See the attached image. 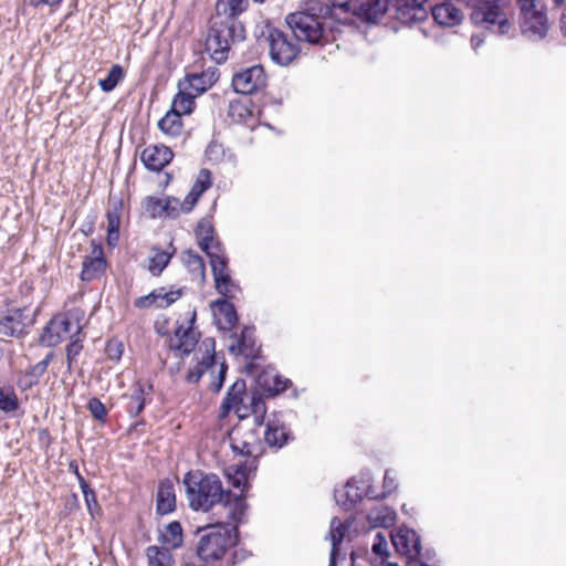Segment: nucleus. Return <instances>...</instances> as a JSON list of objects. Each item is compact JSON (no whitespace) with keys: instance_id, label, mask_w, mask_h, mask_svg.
I'll list each match as a JSON object with an SVG mask.
<instances>
[{"instance_id":"1","label":"nucleus","mask_w":566,"mask_h":566,"mask_svg":"<svg viewBox=\"0 0 566 566\" xmlns=\"http://www.w3.org/2000/svg\"><path fill=\"white\" fill-rule=\"evenodd\" d=\"M182 484L192 511L207 513L220 504L226 518L237 523L244 521L248 511L247 502L242 495L224 490L217 474L191 470L184 475Z\"/></svg>"},{"instance_id":"2","label":"nucleus","mask_w":566,"mask_h":566,"mask_svg":"<svg viewBox=\"0 0 566 566\" xmlns=\"http://www.w3.org/2000/svg\"><path fill=\"white\" fill-rule=\"evenodd\" d=\"M245 36V28L239 19L212 14L206 38V51L217 64H222L229 59L231 48L244 41Z\"/></svg>"},{"instance_id":"3","label":"nucleus","mask_w":566,"mask_h":566,"mask_svg":"<svg viewBox=\"0 0 566 566\" xmlns=\"http://www.w3.org/2000/svg\"><path fill=\"white\" fill-rule=\"evenodd\" d=\"M239 524L227 518L206 527V533L201 535L197 546L200 559L206 563L220 560L237 544Z\"/></svg>"},{"instance_id":"4","label":"nucleus","mask_w":566,"mask_h":566,"mask_svg":"<svg viewBox=\"0 0 566 566\" xmlns=\"http://www.w3.org/2000/svg\"><path fill=\"white\" fill-rule=\"evenodd\" d=\"M82 332V324L77 311L54 316L41 334V343L45 346H56L67 336L74 338Z\"/></svg>"},{"instance_id":"5","label":"nucleus","mask_w":566,"mask_h":566,"mask_svg":"<svg viewBox=\"0 0 566 566\" xmlns=\"http://www.w3.org/2000/svg\"><path fill=\"white\" fill-rule=\"evenodd\" d=\"M285 22L297 42L321 43L324 30L319 17L298 11L287 14Z\"/></svg>"},{"instance_id":"6","label":"nucleus","mask_w":566,"mask_h":566,"mask_svg":"<svg viewBox=\"0 0 566 566\" xmlns=\"http://www.w3.org/2000/svg\"><path fill=\"white\" fill-rule=\"evenodd\" d=\"M365 496L378 497L371 490V478L368 473L350 479L334 492L336 503L345 510H352Z\"/></svg>"},{"instance_id":"7","label":"nucleus","mask_w":566,"mask_h":566,"mask_svg":"<svg viewBox=\"0 0 566 566\" xmlns=\"http://www.w3.org/2000/svg\"><path fill=\"white\" fill-rule=\"evenodd\" d=\"M271 60L282 66L291 64L300 54L301 48L289 35L279 30L271 29L268 34Z\"/></svg>"},{"instance_id":"8","label":"nucleus","mask_w":566,"mask_h":566,"mask_svg":"<svg viewBox=\"0 0 566 566\" xmlns=\"http://www.w3.org/2000/svg\"><path fill=\"white\" fill-rule=\"evenodd\" d=\"M209 263L217 292L228 298L235 297L240 287L230 275L227 254L213 255L212 259H209Z\"/></svg>"},{"instance_id":"9","label":"nucleus","mask_w":566,"mask_h":566,"mask_svg":"<svg viewBox=\"0 0 566 566\" xmlns=\"http://www.w3.org/2000/svg\"><path fill=\"white\" fill-rule=\"evenodd\" d=\"M247 395L245 380L237 379L228 389L227 395L220 406V417H227L230 411H234L240 419L250 415V408L244 403Z\"/></svg>"},{"instance_id":"10","label":"nucleus","mask_w":566,"mask_h":566,"mask_svg":"<svg viewBox=\"0 0 566 566\" xmlns=\"http://www.w3.org/2000/svg\"><path fill=\"white\" fill-rule=\"evenodd\" d=\"M391 542L397 553L408 560L418 559L421 553V539L418 533L408 527L400 526L390 534Z\"/></svg>"},{"instance_id":"11","label":"nucleus","mask_w":566,"mask_h":566,"mask_svg":"<svg viewBox=\"0 0 566 566\" xmlns=\"http://www.w3.org/2000/svg\"><path fill=\"white\" fill-rule=\"evenodd\" d=\"M33 324L28 308H11L0 318V336L20 337Z\"/></svg>"},{"instance_id":"12","label":"nucleus","mask_w":566,"mask_h":566,"mask_svg":"<svg viewBox=\"0 0 566 566\" xmlns=\"http://www.w3.org/2000/svg\"><path fill=\"white\" fill-rule=\"evenodd\" d=\"M265 73L261 65H253L237 72L232 77L233 90L243 95H250L265 85Z\"/></svg>"},{"instance_id":"13","label":"nucleus","mask_w":566,"mask_h":566,"mask_svg":"<svg viewBox=\"0 0 566 566\" xmlns=\"http://www.w3.org/2000/svg\"><path fill=\"white\" fill-rule=\"evenodd\" d=\"M196 240L199 248L212 259L213 255L226 253L220 240L214 235V228L210 220L201 219L195 230Z\"/></svg>"},{"instance_id":"14","label":"nucleus","mask_w":566,"mask_h":566,"mask_svg":"<svg viewBox=\"0 0 566 566\" xmlns=\"http://www.w3.org/2000/svg\"><path fill=\"white\" fill-rule=\"evenodd\" d=\"M256 458L245 460L242 463L232 464L226 468L224 473L228 478V482L235 489H241V493L245 500V491L249 486V479L256 470Z\"/></svg>"},{"instance_id":"15","label":"nucleus","mask_w":566,"mask_h":566,"mask_svg":"<svg viewBox=\"0 0 566 566\" xmlns=\"http://www.w3.org/2000/svg\"><path fill=\"white\" fill-rule=\"evenodd\" d=\"M171 149L164 145H151L146 147L140 156L145 167L153 171H159L172 160Z\"/></svg>"},{"instance_id":"16","label":"nucleus","mask_w":566,"mask_h":566,"mask_svg":"<svg viewBox=\"0 0 566 566\" xmlns=\"http://www.w3.org/2000/svg\"><path fill=\"white\" fill-rule=\"evenodd\" d=\"M390 0H360L355 17L363 22L376 23L387 13Z\"/></svg>"},{"instance_id":"17","label":"nucleus","mask_w":566,"mask_h":566,"mask_svg":"<svg viewBox=\"0 0 566 566\" xmlns=\"http://www.w3.org/2000/svg\"><path fill=\"white\" fill-rule=\"evenodd\" d=\"M217 326L230 331L238 321L235 307L226 298H218L211 303Z\"/></svg>"},{"instance_id":"18","label":"nucleus","mask_w":566,"mask_h":566,"mask_svg":"<svg viewBox=\"0 0 566 566\" xmlns=\"http://www.w3.org/2000/svg\"><path fill=\"white\" fill-rule=\"evenodd\" d=\"M218 80L217 71H206L200 74H189L178 83V88L190 90L199 96L209 90Z\"/></svg>"},{"instance_id":"19","label":"nucleus","mask_w":566,"mask_h":566,"mask_svg":"<svg viewBox=\"0 0 566 566\" xmlns=\"http://www.w3.org/2000/svg\"><path fill=\"white\" fill-rule=\"evenodd\" d=\"M292 438L290 429L281 420L276 418L268 419L264 441L269 447L281 449Z\"/></svg>"},{"instance_id":"20","label":"nucleus","mask_w":566,"mask_h":566,"mask_svg":"<svg viewBox=\"0 0 566 566\" xmlns=\"http://www.w3.org/2000/svg\"><path fill=\"white\" fill-rule=\"evenodd\" d=\"M106 269V261L103 250L99 245H94L92 255L86 256L83 261L81 279L83 281H93L103 275Z\"/></svg>"},{"instance_id":"21","label":"nucleus","mask_w":566,"mask_h":566,"mask_svg":"<svg viewBox=\"0 0 566 566\" xmlns=\"http://www.w3.org/2000/svg\"><path fill=\"white\" fill-rule=\"evenodd\" d=\"M198 337L191 327L182 328L178 327L175 332V337L170 339V349L174 350L177 356L189 355L197 346Z\"/></svg>"},{"instance_id":"22","label":"nucleus","mask_w":566,"mask_h":566,"mask_svg":"<svg viewBox=\"0 0 566 566\" xmlns=\"http://www.w3.org/2000/svg\"><path fill=\"white\" fill-rule=\"evenodd\" d=\"M433 20L444 27H454L461 23L463 15L461 11L450 2L434 4L431 7Z\"/></svg>"},{"instance_id":"23","label":"nucleus","mask_w":566,"mask_h":566,"mask_svg":"<svg viewBox=\"0 0 566 566\" xmlns=\"http://www.w3.org/2000/svg\"><path fill=\"white\" fill-rule=\"evenodd\" d=\"M366 518L369 528H389L396 522V512L388 506L378 505L368 511Z\"/></svg>"},{"instance_id":"24","label":"nucleus","mask_w":566,"mask_h":566,"mask_svg":"<svg viewBox=\"0 0 566 566\" xmlns=\"http://www.w3.org/2000/svg\"><path fill=\"white\" fill-rule=\"evenodd\" d=\"M428 18V8L413 6L407 0H401L397 7V19L403 24L422 22Z\"/></svg>"},{"instance_id":"25","label":"nucleus","mask_w":566,"mask_h":566,"mask_svg":"<svg viewBox=\"0 0 566 566\" xmlns=\"http://www.w3.org/2000/svg\"><path fill=\"white\" fill-rule=\"evenodd\" d=\"M156 511L160 515H166L176 509V494L174 484L169 481L160 482L157 491Z\"/></svg>"},{"instance_id":"26","label":"nucleus","mask_w":566,"mask_h":566,"mask_svg":"<svg viewBox=\"0 0 566 566\" xmlns=\"http://www.w3.org/2000/svg\"><path fill=\"white\" fill-rule=\"evenodd\" d=\"M122 201L114 202L106 212L107 219V244L109 247H116L119 241V227L122 218Z\"/></svg>"},{"instance_id":"27","label":"nucleus","mask_w":566,"mask_h":566,"mask_svg":"<svg viewBox=\"0 0 566 566\" xmlns=\"http://www.w3.org/2000/svg\"><path fill=\"white\" fill-rule=\"evenodd\" d=\"M153 390V385L136 382L133 392L128 396L127 412L130 417H137L145 408V396Z\"/></svg>"},{"instance_id":"28","label":"nucleus","mask_w":566,"mask_h":566,"mask_svg":"<svg viewBox=\"0 0 566 566\" xmlns=\"http://www.w3.org/2000/svg\"><path fill=\"white\" fill-rule=\"evenodd\" d=\"M248 6L249 0H217L213 14L230 19H239V17L248 9Z\"/></svg>"},{"instance_id":"29","label":"nucleus","mask_w":566,"mask_h":566,"mask_svg":"<svg viewBox=\"0 0 566 566\" xmlns=\"http://www.w3.org/2000/svg\"><path fill=\"white\" fill-rule=\"evenodd\" d=\"M181 262L187 268L191 275L199 280L200 282L205 281L206 277V266L203 259L192 250H186L181 253Z\"/></svg>"},{"instance_id":"30","label":"nucleus","mask_w":566,"mask_h":566,"mask_svg":"<svg viewBox=\"0 0 566 566\" xmlns=\"http://www.w3.org/2000/svg\"><path fill=\"white\" fill-rule=\"evenodd\" d=\"M178 90V93L172 99L170 109L181 116L191 114L195 108V98L197 95L190 90Z\"/></svg>"},{"instance_id":"31","label":"nucleus","mask_w":566,"mask_h":566,"mask_svg":"<svg viewBox=\"0 0 566 566\" xmlns=\"http://www.w3.org/2000/svg\"><path fill=\"white\" fill-rule=\"evenodd\" d=\"M160 541L169 549L179 548L182 545V527L178 521L168 523L160 532Z\"/></svg>"},{"instance_id":"32","label":"nucleus","mask_w":566,"mask_h":566,"mask_svg":"<svg viewBox=\"0 0 566 566\" xmlns=\"http://www.w3.org/2000/svg\"><path fill=\"white\" fill-rule=\"evenodd\" d=\"M159 129L169 137H177L182 132L181 115L169 109L166 115L158 122Z\"/></svg>"},{"instance_id":"33","label":"nucleus","mask_w":566,"mask_h":566,"mask_svg":"<svg viewBox=\"0 0 566 566\" xmlns=\"http://www.w3.org/2000/svg\"><path fill=\"white\" fill-rule=\"evenodd\" d=\"M211 368H216V355L210 354L209 349H206V355L202 357V359L198 361L195 367L188 370L186 380L189 384H197L203 374Z\"/></svg>"},{"instance_id":"34","label":"nucleus","mask_w":566,"mask_h":566,"mask_svg":"<svg viewBox=\"0 0 566 566\" xmlns=\"http://www.w3.org/2000/svg\"><path fill=\"white\" fill-rule=\"evenodd\" d=\"M148 566H172L174 558L170 549L151 545L146 549Z\"/></svg>"},{"instance_id":"35","label":"nucleus","mask_w":566,"mask_h":566,"mask_svg":"<svg viewBox=\"0 0 566 566\" xmlns=\"http://www.w3.org/2000/svg\"><path fill=\"white\" fill-rule=\"evenodd\" d=\"M551 28V21L547 17V11L544 7L537 8L535 0H533V35L539 39L546 36Z\"/></svg>"},{"instance_id":"36","label":"nucleus","mask_w":566,"mask_h":566,"mask_svg":"<svg viewBox=\"0 0 566 566\" xmlns=\"http://www.w3.org/2000/svg\"><path fill=\"white\" fill-rule=\"evenodd\" d=\"M228 116L233 123L247 124L248 119L252 117V112L250 111L247 103L234 99L229 103Z\"/></svg>"},{"instance_id":"37","label":"nucleus","mask_w":566,"mask_h":566,"mask_svg":"<svg viewBox=\"0 0 566 566\" xmlns=\"http://www.w3.org/2000/svg\"><path fill=\"white\" fill-rule=\"evenodd\" d=\"M124 78V71L119 64H114L105 78L98 81V85L103 92H112Z\"/></svg>"},{"instance_id":"38","label":"nucleus","mask_w":566,"mask_h":566,"mask_svg":"<svg viewBox=\"0 0 566 566\" xmlns=\"http://www.w3.org/2000/svg\"><path fill=\"white\" fill-rule=\"evenodd\" d=\"M348 526L345 525L338 517H333L329 526V539L332 543V549L339 552V545L342 544Z\"/></svg>"},{"instance_id":"39","label":"nucleus","mask_w":566,"mask_h":566,"mask_svg":"<svg viewBox=\"0 0 566 566\" xmlns=\"http://www.w3.org/2000/svg\"><path fill=\"white\" fill-rule=\"evenodd\" d=\"M153 293L156 295V308H166L181 296V290L167 291L165 287L156 289Z\"/></svg>"},{"instance_id":"40","label":"nucleus","mask_w":566,"mask_h":566,"mask_svg":"<svg viewBox=\"0 0 566 566\" xmlns=\"http://www.w3.org/2000/svg\"><path fill=\"white\" fill-rule=\"evenodd\" d=\"M175 202L179 203L177 199H167L164 203L161 199L156 197H147L146 199V210L151 214V217H161L164 213L169 214V203Z\"/></svg>"},{"instance_id":"41","label":"nucleus","mask_w":566,"mask_h":566,"mask_svg":"<svg viewBox=\"0 0 566 566\" xmlns=\"http://www.w3.org/2000/svg\"><path fill=\"white\" fill-rule=\"evenodd\" d=\"M252 329L244 328L238 338V349L239 353L242 354L247 358H254L256 355V349L254 348V344L251 339Z\"/></svg>"},{"instance_id":"42","label":"nucleus","mask_w":566,"mask_h":566,"mask_svg":"<svg viewBox=\"0 0 566 566\" xmlns=\"http://www.w3.org/2000/svg\"><path fill=\"white\" fill-rule=\"evenodd\" d=\"M171 259V254L166 251H156L149 259V271L154 275H159L164 269L168 265Z\"/></svg>"},{"instance_id":"43","label":"nucleus","mask_w":566,"mask_h":566,"mask_svg":"<svg viewBox=\"0 0 566 566\" xmlns=\"http://www.w3.org/2000/svg\"><path fill=\"white\" fill-rule=\"evenodd\" d=\"M77 480H78L81 490L83 492V496H84V500H85V503L87 506V511L92 516H94V512L98 510V503L96 500V495H95L94 491L88 486L87 482L81 474H77Z\"/></svg>"},{"instance_id":"44","label":"nucleus","mask_w":566,"mask_h":566,"mask_svg":"<svg viewBox=\"0 0 566 566\" xmlns=\"http://www.w3.org/2000/svg\"><path fill=\"white\" fill-rule=\"evenodd\" d=\"M19 408V401L12 389L0 387V410L13 412Z\"/></svg>"},{"instance_id":"45","label":"nucleus","mask_w":566,"mask_h":566,"mask_svg":"<svg viewBox=\"0 0 566 566\" xmlns=\"http://www.w3.org/2000/svg\"><path fill=\"white\" fill-rule=\"evenodd\" d=\"M87 409L91 416L99 421L105 422L107 418V409L105 405L96 397H93L87 402Z\"/></svg>"},{"instance_id":"46","label":"nucleus","mask_w":566,"mask_h":566,"mask_svg":"<svg viewBox=\"0 0 566 566\" xmlns=\"http://www.w3.org/2000/svg\"><path fill=\"white\" fill-rule=\"evenodd\" d=\"M212 185L211 172L208 169H201L197 176V179L191 187L195 195H202Z\"/></svg>"},{"instance_id":"47","label":"nucleus","mask_w":566,"mask_h":566,"mask_svg":"<svg viewBox=\"0 0 566 566\" xmlns=\"http://www.w3.org/2000/svg\"><path fill=\"white\" fill-rule=\"evenodd\" d=\"M71 339V343L66 346V360L69 370L72 369L73 364L76 361L78 355L83 349L82 339L80 338V335Z\"/></svg>"},{"instance_id":"48","label":"nucleus","mask_w":566,"mask_h":566,"mask_svg":"<svg viewBox=\"0 0 566 566\" xmlns=\"http://www.w3.org/2000/svg\"><path fill=\"white\" fill-rule=\"evenodd\" d=\"M52 357L53 353H49L44 359L40 360L31 368L29 373L33 379L28 382V386H33L39 382L41 376L45 373Z\"/></svg>"},{"instance_id":"49","label":"nucleus","mask_w":566,"mask_h":566,"mask_svg":"<svg viewBox=\"0 0 566 566\" xmlns=\"http://www.w3.org/2000/svg\"><path fill=\"white\" fill-rule=\"evenodd\" d=\"M360 0H332L334 10H340L344 13H349L355 17Z\"/></svg>"},{"instance_id":"50","label":"nucleus","mask_w":566,"mask_h":566,"mask_svg":"<svg viewBox=\"0 0 566 566\" xmlns=\"http://www.w3.org/2000/svg\"><path fill=\"white\" fill-rule=\"evenodd\" d=\"M272 385H266L265 389L270 395H279L280 392H283L286 390L289 385H291V380L287 378H284L280 375L272 376Z\"/></svg>"},{"instance_id":"51","label":"nucleus","mask_w":566,"mask_h":566,"mask_svg":"<svg viewBox=\"0 0 566 566\" xmlns=\"http://www.w3.org/2000/svg\"><path fill=\"white\" fill-rule=\"evenodd\" d=\"M523 20L521 29L523 33L531 31V0H517Z\"/></svg>"},{"instance_id":"52","label":"nucleus","mask_w":566,"mask_h":566,"mask_svg":"<svg viewBox=\"0 0 566 566\" xmlns=\"http://www.w3.org/2000/svg\"><path fill=\"white\" fill-rule=\"evenodd\" d=\"M384 491L381 497H385L398 489V479L396 472L387 470L384 476Z\"/></svg>"},{"instance_id":"53","label":"nucleus","mask_w":566,"mask_h":566,"mask_svg":"<svg viewBox=\"0 0 566 566\" xmlns=\"http://www.w3.org/2000/svg\"><path fill=\"white\" fill-rule=\"evenodd\" d=\"M371 549L374 554L380 557L388 556V543L386 536L381 532L376 534Z\"/></svg>"},{"instance_id":"54","label":"nucleus","mask_w":566,"mask_h":566,"mask_svg":"<svg viewBox=\"0 0 566 566\" xmlns=\"http://www.w3.org/2000/svg\"><path fill=\"white\" fill-rule=\"evenodd\" d=\"M106 353L109 359L119 360L124 353V346L122 342L116 339L109 340L106 345Z\"/></svg>"},{"instance_id":"55","label":"nucleus","mask_w":566,"mask_h":566,"mask_svg":"<svg viewBox=\"0 0 566 566\" xmlns=\"http://www.w3.org/2000/svg\"><path fill=\"white\" fill-rule=\"evenodd\" d=\"M135 307L139 310L156 308V295L153 291L144 296H139L134 301Z\"/></svg>"},{"instance_id":"56","label":"nucleus","mask_w":566,"mask_h":566,"mask_svg":"<svg viewBox=\"0 0 566 566\" xmlns=\"http://www.w3.org/2000/svg\"><path fill=\"white\" fill-rule=\"evenodd\" d=\"M227 370H228V366L226 365V363L224 361L221 363L219 366L218 376L210 384V389L212 391H214V392L220 391V389L223 386L224 379H226Z\"/></svg>"},{"instance_id":"57","label":"nucleus","mask_w":566,"mask_h":566,"mask_svg":"<svg viewBox=\"0 0 566 566\" xmlns=\"http://www.w3.org/2000/svg\"><path fill=\"white\" fill-rule=\"evenodd\" d=\"M207 158L210 161H219L224 156V149L217 143H211L206 150Z\"/></svg>"},{"instance_id":"58","label":"nucleus","mask_w":566,"mask_h":566,"mask_svg":"<svg viewBox=\"0 0 566 566\" xmlns=\"http://www.w3.org/2000/svg\"><path fill=\"white\" fill-rule=\"evenodd\" d=\"M250 408V413H263L264 410H265V407H264V402L262 400V398L258 395H252L250 397V406H248Z\"/></svg>"},{"instance_id":"59","label":"nucleus","mask_w":566,"mask_h":566,"mask_svg":"<svg viewBox=\"0 0 566 566\" xmlns=\"http://www.w3.org/2000/svg\"><path fill=\"white\" fill-rule=\"evenodd\" d=\"M199 198L200 195H195V191L191 189L180 206L181 210L185 212L191 211Z\"/></svg>"},{"instance_id":"60","label":"nucleus","mask_w":566,"mask_h":566,"mask_svg":"<svg viewBox=\"0 0 566 566\" xmlns=\"http://www.w3.org/2000/svg\"><path fill=\"white\" fill-rule=\"evenodd\" d=\"M63 0H29V3L33 8H39L41 6H49V7H59Z\"/></svg>"},{"instance_id":"61","label":"nucleus","mask_w":566,"mask_h":566,"mask_svg":"<svg viewBox=\"0 0 566 566\" xmlns=\"http://www.w3.org/2000/svg\"><path fill=\"white\" fill-rule=\"evenodd\" d=\"M483 43L484 39L482 36L475 34L471 36V45L474 51H476Z\"/></svg>"},{"instance_id":"62","label":"nucleus","mask_w":566,"mask_h":566,"mask_svg":"<svg viewBox=\"0 0 566 566\" xmlns=\"http://www.w3.org/2000/svg\"><path fill=\"white\" fill-rule=\"evenodd\" d=\"M233 450L240 452L241 454L248 455V457L252 455V451L250 450V447L247 443H244L241 449H239L238 446H233Z\"/></svg>"},{"instance_id":"63","label":"nucleus","mask_w":566,"mask_h":566,"mask_svg":"<svg viewBox=\"0 0 566 566\" xmlns=\"http://www.w3.org/2000/svg\"><path fill=\"white\" fill-rule=\"evenodd\" d=\"M33 379L30 375V373L25 374L20 380L19 386L23 389L30 388L31 386H28V382Z\"/></svg>"},{"instance_id":"64","label":"nucleus","mask_w":566,"mask_h":566,"mask_svg":"<svg viewBox=\"0 0 566 566\" xmlns=\"http://www.w3.org/2000/svg\"><path fill=\"white\" fill-rule=\"evenodd\" d=\"M560 23H562V25H560L562 32L566 36V6H565V11L560 18Z\"/></svg>"}]
</instances>
